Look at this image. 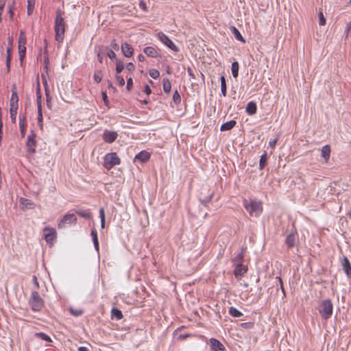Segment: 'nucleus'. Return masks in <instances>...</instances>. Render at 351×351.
Here are the masks:
<instances>
[{
	"instance_id": "f257e3e1",
	"label": "nucleus",
	"mask_w": 351,
	"mask_h": 351,
	"mask_svg": "<svg viewBox=\"0 0 351 351\" xmlns=\"http://www.w3.org/2000/svg\"><path fill=\"white\" fill-rule=\"evenodd\" d=\"M64 12L60 9L56 11V19L54 30L56 32L55 39L58 43H62L64 38L66 23L62 17Z\"/></svg>"
},
{
	"instance_id": "f03ea898",
	"label": "nucleus",
	"mask_w": 351,
	"mask_h": 351,
	"mask_svg": "<svg viewBox=\"0 0 351 351\" xmlns=\"http://www.w3.org/2000/svg\"><path fill=\"white\" fill-rule=\"evenodd\" d=\"M243 206L252 217L258 216L263 210L261 203L256 201L244 199Z\"/></svg>"
},
{
	"instance_id": "7ed1b4c3",
	"label": "nucleus",
	"mask_w": 351,
	"mask_h": 351,
	"mask_svg": "<svg viewBox=\"0 0 351 351\" xmlns=\"http://www.w3.org/2000/svg\"><path fill=\"white\" fill-rule=\"evenodd\" d=\"M333 306L330 300H325L322 301L320 304L319 312L324 319H327L332 314Z\"/></svg>"
},
{
	"instance_id": "20e7f679",
	"label": "nucleus",
	"mask_w": 351,
	"mask_h": 351,
	"mask_svg": "<svg viewBox=\"0 0 351 351\" xmlns=\"http://www.w3.org/2000/svg\"><path fill=\"white\" fill-rule=\"evenodd\" d=\"M29 304L32 308L34 311H40L44 305L43 300L40 297L37 291H33L32 293L31 298L29 299Z\"/></svg>"
},
{
	"instance_id": "39448f33",
	"label": "nucleus",
	"mask_w": 351,
	"mask_h": 351,
	"mask_svg": "<svg viewBox=\"0 0 351 351\" xmlns=\"http://www.w3.org/2000/svg\"><path fill=\"white\" fill-rule=\"evenodd\" d=\"M120 162L121 160L115 152L107 154L104 156V167L108 170Z\"/></svg>"
},
{
	"instance_id": "423d86ee",
	"label": "nucleus",
	"mask_w": 351,
	"mask_h": 351,
	"mask_svg": "<svg viewBox=\"0 0 351 351\" xmlns=\"http://www.w3.org/2000/svg\"><path fill=\"white\" fill-rule=\"evenodd\" d=\"M36 134L33 130L31 131V134L27 136L26 141V147L27 151L29 154L35 153V147L36 145Z\"/></svg>"
},
{
	"instance_id": "0eeeda50",
	"label": "nucleus",
	"mask_w": 351,
	"mask_h": 351,
	"mask_svg": "<svg viewBox=\"0 0 351 351\" xmlns=\"http://www.w3.org/2000/svg\"><path fill=\"white\" fill-rule=\"evenodd\" d=\"M158 38L159 40L163 43L169 49H172L174 51H178L179 49L177 46L173 43V41L166 36L163 32H159L158 34Z\"/></svg>"
},
{
	"instance_id": "6e6552de",
	"label": "nucleus",
	"mask_w": 351,
	"mask_h": 351,
	"mask_svg": "<svg viewBox=\"0 0 351 351\" xmlns=\"http://www.w3.org/2000/svg\"><path fill=\"white\" fill-rule=\"evenodd\" d=\"M77 217L75 214H66L63 216L62 219L58 224V228H63L65 227L66 223H77Z\"/></svg>"
},
{
	"instance_id": "1a4fd4ad",
	"label": "nucleus",
	"mask_w": 351,
	"mask_h": 351,
	"mask_svg": "<svg viewBox=\"0 0 351 351\" xmlns=\"http://www.w3.org/2000/svg\"><path fill=\"white\" fill-rule=\"evenodd\" d=\"M45 232H48L45 234V239L47 243H52L56 237L55 229L46 227L44 228Z\"/></svg>"
},
{
	"instance_id": "9d476101",
	"label": "nucleus",
	"mask_w": 351,
	"mask_h": 351,
	"mask_svg": "<svg viewBox=\"0 0 351 351\" xmlns=\"http://www.w3.org/2000/svg\"><path fill=\"white\" fill-rule=\"evenodd\" d=\"M117 136L116 132L105 130L103 134V139L105 142L111 143L117 139Z\"/></svg>"
},
{
	"instance_id": "9b49d317",
	"label": "nucleus",
	"mask_w": 351,
	"mask_h": 351,
	"mask_svg": "<svg viewBox=\"0 0 351 351\" xmlns=\"http://www.w3.org/2000/svg\"><path fill=\"white\" fill-rule=\"evenodd\" d=\"M210 348L213 351H223L225 350L224 346L217 339L211 338L210 339Z\"/></svg>"
},
{
	"instance_id": "f8f14e48",
	"label": "nucleus",
	"mask_w": 351,
	"mask_h": 351,
	"mask_svg": "<svg viewBox=\"0 0 351 351\" xmlns=\"http://www.w3.org/2000/svg\"><path fill=\"white\" fill-rule=\"evenodd\" d=\"M341 266L348 277H351V265L348 258L344 256L341 261Z\"/></svg>"
},
{
	"instance_id": "ddd939ff",
	"label": "nucleus",
	"mask_w": 351,
	"mask_h": 351,
	"mask_svg": "<svg viewBox=\"0 0 351 351\" xmlns=\"http://www.w3.org/2000/svg\"><path fill=\"white\" fill-rule=\"evenodd\" d=\"M121 51L123 55L127 58L132 57L134 53L132 47L127 43L122 44Z\"/></svg>"
},
{
	"instance_id": "4468645a",
	"label": "nucleus",
	"mask_w": 351,
	"mask_h": 351,
	"mask_svg": "<svg viewBox=\"0 0 351 351\" xmlns=\"http://www.w3.org/2000/svg\"><path fill=\"white\" fill-rule=\"evenodd\" d=\"M247 267L243 265L242 263L237 264L236 268L234 269V275L236 277L242 276L247 271Z\"/></svg>"
},
{
	"instance_id": "2eb2a0df",
	"label": "nucleus",
	"mask_w": 351,
	"mask_h": 351,
	"mask_svg": "<svg viewBox=\"0 0 351 351\" xmlns=\"http://www.w3.org/2000/svg\"><path fill=\"white\" fill-rule=\"evenodd\" d=\"M296 241V234L294 233H290L287 235L285 243L289 248H292L295 246Z\"/></svg>"
},
{
	"instance_id": "dca6fc26",
	"label": "nucleus",
	"mask_w": 351,
	"mask_h": 351,
	"mask_svg": "<svg viewBox=\"0 0 351 351\" xmlns=\"http://www.w3.org/2000/svg\"><path fill=\"white\" fill-rule=\"evenodd\" d=\"M150 158V154L146 151H142L136 155L135 159L143 162H147Z\"/></svg>"
},
{
	"instance_id": "f3484780",
	"label": "nucleus",
	"mask_w": 351,
	"mask_h": 351,
	"mask_svg": "<svg viewBox=\"0 0 351 351\" xmlns=\"http://www.w3.org/2000/svg\"><path fill=\"white\" fill-rule=\"evenodd\" d=\"M256 104L254 101H250L246 106V112L250 115H253L256 112Z\"/></svg>"
},
{
	"instance_id": "a211bd4d",
	"label": "nucleus",
	"mask_w": 351,
	"mask_h": 351,
	"mask_svg": "<svg viewBox=\"0 0 351 351\" xmlns=\"http://www.w3.org/2000/svg\"><path fill=\"white\" fill-rule=\"evenodd\" d=\"M143 52L148 56L154 58L158 56L157 50L152 47H146L143 49Z\"/></svg>"
},
{
	"instance_id": "6ab92c4d",
	"label": "nucleus",
	"mask_w": 351,
	"mask_h": 351,
	"mask_svg": "<svg viewBox=\"0 0 351 351\" xmlns=\"http://www.w3.org/2000/svg\"><path fill=\"white\" fill-rule=\"evenodd\" d=\"M19 202L22 209H29L32 208L33 203L27 199L21 197Z\"/></svg>"
},
{
	"instance_id": "aec40b11",
	"label": "nucleus",
	"mask_w": 351,
	"mask_h": 351,
	"mask_svg": "<svg viewBox=\"0 0 351 351\" xmlns=\"http://www.w3.org/2000/svg\"><path fill=\"white\" fill-rule=\"evenodd\" d=\"M330 156V147L329 145H324L322 149V156L327 162Z\"/></svg>"
},
{
	"instance_id": "412c9836",
	"label": "nucleus",
	"mask_w": 351,
	"mask_h": 351,
	"mask_svg": "<svg viewBox=\"0 0 351 351\" xmlns=\"http://www.w3.org/2000/svg\"><path fill=\"white\" fill-rule=\"evenodd\" d=\"M236 123H237V122L234 120L229 121L226 122L223 124H222L220 130L221 131L230 130L235 126Z\"/></svg>"
},
{
	"instance_id": "4be33fe9",
	"label": "nucleus",
	"mask_w": 351,
	"mask_h": 351,
	"mask_svg": "<svg viewBox=\"0 0 351 351\" xmlns=\"http://www.w3.org/2000/svg\"><path fill=\"white\" fill-rule=\"evenodd\" d=\"M230 29L237 40L241 41L242 43H245V39L243 38L239 31L235 27L232 26L230 27Z\"/></svg>"
},
{
	"instance_id": "5701e85b",
	"label": "nucleus",
	"mask_w": 351,
	"mask_h": 351,
	"mask_svg": "<svg viewBox=\"0 0 351 351\" xmlns=\"http://www.w3.org/2000/svg\"><path fill=\"white\" fill-rule=\"evenodd\" d=\"M76 214L87 219H90L92 217L91 213L88 210H76Z\"/></svg>"
},
{
	"instance_id": "b1692460",
	"label": "nucleus",
	"mask_w": 351,
	"mask_h": 351,
	"mask_svg": "<svg viewBox=\"0 0 351 351\" xmlns=\"http://www.w3.org/2000/svg\"><path fill=\"white\" fill-rule=\"evenodd\" d=\"M18 101L19 97L17 93L13 91L10 99V108H12V105L14 106L15 108H18Z\"/></svg>"
},
{
	"instance_id": "393cba45",
	"label": "nucleus",
	"mask_w": 351,
	"mask_h": 351,
	"mask_svg": "<svg viewBox=\"0 0 351 351\" xmlns=\"http://www.w3.org/2000/svg\"><path fill=\"white\" fill-rule=\"evenodd\" d=\"M163 90L168 93L171 91V84L168 78H164L162 80Z\"/></svg>"
},
{
	"instance_id": "a878e982",
	"label": "nucleus",
	"mask_w": 351,
	"mask_h": 351,
	"mask_svg": "<svg viewBox=\"0 0 351 351\" xmlns=\"http://www.w3.org/2000/svg\"><path fill=\"white\" fill-rule=\"evenodd\" d=\"M111 314L112 317H115L118 320L123 317L122 312L117 308H112Z\"/></svg>"
},
{
	"instance_id": "bb28decb",
	"label": "nucleus",
	"mask_w": 351,
	"mask_h": 351,
	"mask_svg": "<svg viewBox=\"0 0 351 351\" xmlns=\"http://www.w3.org/2000/svg\"><path fill=\"white\" fill-rule=\"evenodd\" d=\"M239 68V65L237 62H234L232 63L231 69H232V74L234 77H238Z\"/></svg>"
},
{
	"instance_id": "cd10ccee",
	"label": "nucleus",
	"mask_w": 351,
	"mask_h": 351,
	"mask_svg": "<svg viewBox=\"0 0 351 351\" xmlns=\"http://www.w3.org/2000/svg\"><path fill=\"white\" fill-rule=\"evenodd\" d=\"M220 80H221V94H222V95L223 97H226V96L227 89H226V83L225 77L223 76V75L221 76Z\"/></svg>"
},
{
	"instance_id": "c85d7f7f",
	"label": "nucleus",
	"mask_w": 351,
	"mask_h": 351,
	"mask_svg": "<svg viewBox=\"0 0 351 351\" xmlns=\"http://www.w3.org/2000/svg\"><path fill=\"white\" fill-rule=\"evenodd\" d=\"M229 313L234 317H239L243 315L241 312L232 306L229 308Z\"/></svg>"
},
{
	"instance_id": "c756f323",
	"label": "nucleus",
	"mask_w": 351,
	"mask_h": 351,
	"mask_svg": "<svg viewBox=\"0 0 351 351\" xmlns=\"http://www.w3.org/2000/svg\"><path fill=\"white\" fill-rule=\"evenodd\" d=\"M26 47L25 45H19V58L22 60L25 56Z\"/></svg>"
},
{
	"instance_id": "7c9ffc66",
	"label": "nucleus",
	"mask_w": 351,
	"mask_h": 351,
	"mask_svg": "<svg viewBox=\"0 0 351 351\" xmlns=\"http://www.w3.org/2000/svg\"><path fill=\"white\" fill-rule=\"evenodd\" d=\"M35 336H36L37 337L45 341L51 342V339L50 337L44 332H37L35 334Z\"/></svg>"
},
{
	"instance_id": "2f4dec72",
	"label": "nucleus",
	"mask_w": 351,
	"mask_h": 351,
	"mask_svg": "<svg viewBox=\"0 0 351 351\" xmlns=\"http://www.w3.org/2000/svg\"><path fill=\"white\" fill-rule=\"evenodd\" d=\"M93 77H94L95 81L97 83L101 82L102 77H103V74H102L101 71H100V70L96 71L94 73Z\"/></svg>"
},
{
	"instance_id": "473e14b6",
	"label": "nucleus",
	"mask_w": 351,
	"mask_h": 351,
	"mask_svg": "<svg viewBox=\"0 0 351 351\" xmlns=\"http://www.w3.org/2000/svg\"><path fill=\"white\" fill-rule=\"evenodd\" d=\"M243 248H242V251L234 258L233 262L235 264L241 263V261L243 259Z\"/></svg>"
},
{
	"instance_id": "72a5a7b5",
	"label": "nucleus",
	"mask_w": 351,
	"mask_h": 351,
	"mask_svg": "<svg viewBox=\"0 0 351 351\" xmlns=\"http://www.w3.org/2000/svg\"><path fill=\"white\" fill-rule=\"evenodd\" d=\"M17 109H18V108H15L14 106H13V105H12V108H10V117L12 119V121L14 122V123L16 121Z\"/></svg>"
},
{
	"instance_id": "f704fd0d",
	"label": "nucleus",
	"mask_w": 351,
	"mask_h": 351,
	"mask_svg": "<svg viewBox=\"0 0 351 351\" xmlns=\"http://www.w3.org/2000/svg\"><path fill=\"white\" fill-rule=\"evenodd\" d=\"M125 68V65L123 61L119 60L117 62L116 72L117 74L120 73Z\"/></svg>"
},
{
	"instance_id": "c9c22d12",
	"label": "nucleus",
	"mask_w": 351,
	"mask_h": 351,
	"mask_svg": "<svg viewBox=\"0 0 351 351\" xmlns=\"http://www.w3.org/2000/svg\"><path fill=\"white\" fill-rule=\"evenodd\" d=\"M18 43H19V45H25L26 44V37L25 35V32L23 31L20 32Z\"/></svg>"
},
{
	"instance_id": "e433bc0d",
	"label": "nucleus",
	"mask_w": 351,
	"mask_h": 351,
	"mask_svg": "<svg viewBox=\"0 0 351 351\" xmlns=\"http://www.w3.org/2000/svg\"><path fill=\"white\" fill-rule=\"evenodd\" d=\"M19 126H20L21 136L24 137L25 134V124L24 120L23 119L22 120L21 118L19 120Z\"/></svg>"
},
{
	"instance_id": "4c0bfd02",
	"label": "nucleus",
	"mask_w": 351,
	"mask_h": 351,
	"mask_svg": "<svg viewBox=\"0 0 351 351\" xmlns=\"http://www.w3.org/2000/svg\"><path fill=\"white\" fill-rule=\"evenodd\" d=\"M267 164V156L265 154L262 155L260 158L259 167L261 169H263Z\"/></svg>"
},
{
	"instance_id": "58836bf2",
	"label": "nucleus",
	"mask_w": 351,
	"mask_h": 351,
	"mask_svg": "<svg viewBox=\"0 0 351 351\" xmlns=\"http://www.w3.org/2000/svg\"><path fill=\"white\" fill-rule=\"evenodd\" d=\"M318 16H319V25H321V26L324 25L326 24V19L324 16L322 10H319Z\"/></svg>"
},
{
	"instance_id": "ea45409f",
	"label": "nucleus",
	"mask_w": 351,
	"mask_h": 351,
	"mask_svg": "<svg viewBox=\"0 0 351 351\" xmlns=\"http://www.w3.org/2000/svg\"><path fill=\"white\" fill-rule=\"evenodd\" d=\"M149 75L154 79H156L159 77L160 73L158 70L152 69L149 71Z\"/></svg>"
},
{
	"instance_id": "a19ab883",
	"label": "nucleus",
	"mask_w": 351,
	"mask_h": 351,
	"mask_svg": "<svg viewBox=\"0 0 351 351\" xmlns=\"http://www.w3.org/2000/svg\"><path fill=\"white\" fill-rule=\"evenodd\" d=\"M115 77H116V81H117V83L118 84V85L119 86H123L125 84L124 78L122 76L119 75H116Z\"/></svg>"
},
{
	"instance_id": "79ce46f5",
	"label": "nucleus",
	"mask_w": 351,
	"mask_h": 351,
	"mask_svg": "<svg viewBox=\"0 0 351 351\" xmlns=\"http://www.w3.org/2000/svg\"><path fill=\"white\" fill-rule=\"evenodd\" d=\"M173 100L176 104H178L181 101L180 95L177 90L173 93Z\"/></svg>"
},
{
	"instance_id": "37998d69",
	"label": "nucleus",
	"mask_w": 351,
	"mask_h": 351,
	"mask_svg": "<svg viewBox=\"0 0 351 351\" xmlns=\"http://www.w3.org/2000/svg\"><path fill=\"white\" fill-rule=\"evenodd\" d=\"M38 121L39 123V125H40V128H43V113H42V110L40 108L39 110L38 111Z\"/></svg>"
},
{
	"instance_id": "c03bdc74",
	"label": "nucleus",
	"mask_w": 351,
	"mask_h": 351,
	"mask_svg": "<svg viewBox=\"0 0 351 351\" xmlns=\"http://www.w3.org/2000/svg\"><path fill=\"white\" fill-rule=\"evenodd\" d=\"M69 311L72 315H73L75 316L81 315L83 313V311L82 310H80V309L75 310L71 308L69 309Z\"/></svg>"
},
{
	"instance_id": "a18cd8bd",
	"label": "nucleus",
	"mask_w": 351,
	"mask_h": 351,
	"mask_svg": "<svg viewBox=\"0 0 351 351\" xmlns=\"http://www.w3.org/2000/svg\"><path fill=\"white\" fill-rule=\"evenodd\" d=\"M351 32V21L347 23L345 34L346 38H347L349 36L350 33Z\"/></svg>"
},
{
	"instance_id": "49530a36",
	"label": "nucleus",
	"mask_w": 351,
	"mask_h": 351,
	"mask_svg": "<svg viewBox=\"0 0 351 351\" xmlns=\"http://www.w3.org/2000/svg\"><path fill=\"white\" fill-rule=\"evenodd\" d=\"M132 85H133L132 78V77H129L127 80V86H126V88H127L128 90L130 91L131 90V88H132Z\"/></svg>"
},
{
	"instance_id": "de8ad7c7",
	"label": "nucleus",
	"mask_w": 351,
	"mask_h": 351,
	"mask_svg": "<svg viewBox=\"0 0 351 351\" xmlns=\"http://www.w3.org/2000/svg\"><path fill=\"white\" fill-rule=\"evenodd\" d=\"M213 195V193L210 194L208 197H206L204 199H201V202L204 205L206 206V204L211 200Z\"/></svg>"
},
{
	"instance_id": "09e8293b",
	"label": "nucleus",
	"mask_w": 351,
	"mask_h": 351,
	"mask_svg": "<svg viewBox=\"0 0 351 351\" xmlns=\"http://www.w3.org/2000/svg\"><path fill=\"white\" fill-rule=\"evenodd\" d=\"M125 68L128 71L132 72L135 69V66L134 65L133 63L130 62L126 64Z\"/></svg>"
},
{
	"instance_id": "8fccbe9b",
	"label": "nucleus",
	"mask_w": 351,
	"mask_h": 351,
	"mask_svg": "<svg viewBox=\"0 0 351 351\" xmlns=\"http://www.w3.org/2000/svg\"><path fill=\"white\" fill-rule=\"evenodd\" d=\"M191 337V335L189 334V333L180 334V335H178V339L184 340V339H186L187 337Z\"/></svg>"
},
{
	"instance_id": "3c124183",
	"label": "nucleus",
	"mask_w": 351,
	"mask_h": 351,
	"mask_svg": "<svg viewBox=\"0 0 351 351\" xmlns=\"http://www.w3.org/2000/svg\"><path fill=\"white\" fill-rule=\"evenodd\" d=\"M107 56L110 58V59H115L116 58V53L112 50V49H110L108 50V53H107Z\"/></svg>"
},
{
	"instance_id": "603ef678",
	"label": "nucleus",
	"mask_w": 351,
	"mask_h": 351,
	"mask_svg": "<svg viewBox=\"0 0 351 351\" xmlns=\"http://www.w3.org/2000/svg\"><path fill=\"white\" fill-rule=\"evenodd\" d=\"M28 3V5H27V12L28 15H31L33 13V10H34V5L35 4H32V5H30L29 3Z\"/></svg>"
},
{
	"instance_id": "864d4df0",
	"label": "nucleus",
	"mask_w": 351,
	"mask_h": 351,
	"mask_svg": "<svg viewBox=\"0 0 351 351\" xmlns=\"http://www.w3.org/2000/svg\"><path fill=\"white\" fill-rule=\"evenodd\" d=\"M40 98H41V95H39V88H38V97H37L38 111L39 110L40 108L42 110Z\"/></svg>"
},
{
	"instance_id": "5fc2aeb1",
	"label": "nucleus",
	"mask_w": 351,
	"mask_h": 351,
	"mask_svg": "<svg viewBox=\"0 0 351 351\" xmlns=\"http://www.w3.org/2000/svg\"><path fill=\"white\" fill-rule=\"evenodd\" d=\"M91 237L93 238V243L95 241H98L97 233V231L95 230H92V231H91Z\"/></svg>"
},
{
	"instance_id": "6e6d98bb",
	"label": "nucleus",
	"mask_w": 351,
	"mask_h": 351,
	"mask_svg": "<svg viewBox=\"0 0 351 351\" xmlns=\"http://www.w3.org/2000/svg\"><path fill=\"white\" fill-rule=\"evenodd\" d=\"M102 99L106 106H108L109 101L108 99L107 94L106 92H102Z\"/></svg>"
},
{
	"instance_id": "4d7b16f0",
	"label": "nucleus",
	"mask_w": 351,
	"mask_h": 351,
	"mask_svg": "<svg viewBox=\"0 0 351 351\" xmlns=\"http://www.w3.org/2000/svg\"><path fill=\"white\" fill-rule=\"evenodd\" d=\"M139 7L141 9H143L144 11H147V8L146 3H145V2L143 0L140 1V2H139Z\"/></svg>"
},
{
	"instance_id": "13d9d810",
	"label": "nucleus",
	"mask_w": 351,
	"mask_h": 351,
	"mask_svg": "<svg viewBox=\"0 0 351 351\" xmlns=\"http://www.w3.org/2000/svg\"><path fill=\"white\" fill-rule=\"evenodd\" d=\"M110 45H111V47H112L114 49H115V50L119 49V45H118V43H117L116 40H114H114H112L111 41Z\"/></svg>"
},
{
	"instance_id": "bf43d9fd",
	"label": "nucleus",
	"mask_w": 351,
	"mask_h": 351,
	"mask_svg": "<svg viewBox=\"0 0 351 351\" xmlns=\"http://www.w3.org/2000/svg\"><path fill=\"white\" fill-rule=\"evenodd\" d=\"M6 62H11V49L7 48Z\"/></svg>"
},
{
	"instance_id": "052dcab7",
	"label": "nucleus",
	"mask_w": 351,
	"mask_h": 351,
	"mask_svg": "<svg viewBox=\"0 0 351 351\" xmlns=\"http://www.w3.org/2000/svg\"><path fill=\"white\" fill-rule=\"evenodd\" d=\"M187 72H188V74L189 75L193 78V79H195V76L193 73V69L191 68V67H188L187 69Z\"/></svg>"
},
{
	"instance_id": "680f3d73",
	"label": "nucleus",
	"mask_w": 351,
	"mask_h": 351,
	"mask_svg": "<svg viewBox=\"0 0 351 351\" xmlns=\"http://www.w3.org/2000/svg\"><path fill=\"white\" fill-rule=\"evenodd\" d=\"M99 217L101 219L105 220V213L103 208L99 210Z\"/></svg>"
},
{
	"instance_id": "e2e57ef3",
	"label": "nucleus",
	"mask_w": 351,
	"mask_h": 351,
	"mask_svg": "<svg viewBox=\"0 0 351 351\" xmlns=\"http://www.w3.org/2000/svg\"><path fill=\"white\" fill-rule=\"evenodd\" d=\"M144 92L147 94V95H150L151 93H152V90L151 88H149V86L148 85H146L144 88Z\"/></svg>"
},
{
	"instance_id": "0e129e2a",
	"label": "nucleus",
	"mask_w": 351,
	"mask_h": 351,
	"mask_svg": "<svg viewBox=\"0 0 351 351\" xmlns=\"http://www.w3.org/2000/svg\"><path fill=\"white\" fill-rule=\"evenodd\" d=\"M277 141H278V138H275V139H274L273 141H271L269 142V146H270L271 148H274V147H275V146H276V145Z\"/></svg>"
},
{
	"instance_id": "69168bd1",
	"label": "nucleus",
	"mask_w": 351,
	"mask_h": 351,
	"mask_svg": "<svg viewBox=\"0 0 351 351\" xmlns=\"http://www.w3.org/2000/svg\"><path fill=\"white\" fill-rule=\"evenodd\" d=\"M276 279L278 280L279 283H280V288L283 292V293L285 294V290H284V287H283V283H282V280L281 279L280 277H277Z\"/></svg>"
},
{
	"instance_id": "338daca9",
	"label": "nucleus",
	"mask_w": 351,
	"mask_h": 351,
	"mask_svg": "<svg viewBox=\"0 0 351 351\" xmlns=\"http://www.w3.org/2000/svg\"><path fill=\"white\" fill-rule=\"evenodd\" d=\"M6 0H0V11H3Z\"/></svg>"
},
{
	"instance_id": "774afa93",
	"label": "nucleus",
	"mask_w": 351,
	"mask_h": 351,
	"mask_svg": "<svg viewBox=\"0 0 351 351\" xmlns=\"http://www.w3.org/2000/svg\"><path fill=\"white\" fill-rule=\"evenodd\" d=\"M78 351H88V349L84 346H80L78 348Z\"/></svg>"
}]
</instances>
